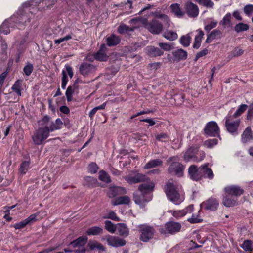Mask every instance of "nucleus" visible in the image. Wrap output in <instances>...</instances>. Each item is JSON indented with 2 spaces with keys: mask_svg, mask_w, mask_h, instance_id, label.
Returning a JSON list of instances; mask_svg holds the SVG:
<instances>
[{
  "mask_svg": "<svg viewBox=\"0 0 253 253\" xmlns=\"http://www.w3.org/2000/svg\"><path fill=\"white\" fill-rule=\"evenodd\" d=\"M165 192L168 198L176 205L179 204L183 201V197L180 195L177 187L172 183H167Z\"/></svg>",
  "mask_w": 253,
  "mask_h": 253,
  "instance_id": "nucleus-1",
  "label": "nucleus"
},
{
  "mask_svg": "<svg viewBox=\"0 0 253 253\" xmlns=\"http://www.w3.org/2000/svg\"><path fill=\"white\" fill-rule=\"evenodd\" d=\"M88 238L85 236H82L71 242L69 246L75 248V253H85L87 250L85 245L87 243Z\"/></svg>",
  "mask_w": 253,
  "mask_h": 253,
  "instance_id": "nucleus-2",
  "label": "nucleus"
},
{
  "mask_svg": "<svg viewBox=\"0 0 253 253\" xmlns=\"http://www.w3.org/2000/svg\"><path fill=\"white\" fill-rule=\"evenodd\" d=\"M49 130L47 126L40 127L32 136L34 143L36 145L42 144L43 141L49 136Z\"/></svg>",
  "mask_w": 253,
  "mask_h": 253,
  "instance_id": "nucleus-3",
  "label": "nucleus"
},
{
  "mask_svg": "<svg viewBox=\"0 0 253 253\" xmlns=\"http://www.w3.org/2000/svg\"><path fill=\"white\" fill-rule=\"evenodd\" d=\"M124 179L130 184H135L147 181L148 177L145 174L132 170L130 173L125 176Z\"/></svg>",
  "mask_w": 253,
  "mask_h": 253,
  "instance_id": "nucleus-4",
  "label": "nucleus"
},
{
  "mask_svg": "<svg viewBox=\"0 0 253 253\" xmlns=\"http://www.w3.org/2000/svg\"><path fill=\"white\" fill-rule=\"evenodd\" d=\"M206 173V164L202 165L198 169L195 165H191L188 169V174L191 179L198 181Z\"/></svg>",
  "mask_w": 253,
  "mask_h": 253,
  "instance_id": "nucleus-5",
  "label": "nucleus"
},
{
  "mask_svg": "<svg viewBox=\"0 0 253 253\" xmlns=\"http://www.w3.org/2000/svg\"><path fill=\"white\" fill-rule=\"evenodd\" d=\"M140 240L143 242H148L153 237L155 230L150 226L143 224L139 226Z\"/></svg>",
  "mask_w": 253,
  "mask_h": 253,
  "instance_id": "nucleus-6",
  "label": "nucleus"
},
{
  "mask_svg": "<svg viewBox=\"0 0 253 253\" xmlns=\"http://www.w3.org/2000/svg\"><path fill=\"white\" fill-rule=\"evenodd\" d=\"M181 225L180 223L169 221L165 224L164 228H160V232L164 234L167 233L174 234L180 231Z\"/></svg>",
  "mask_w": 253,
  "mask_h": 253,
  "instance_id": "nucleus-7",
  "label": "nucleus"
},
{
  "mask_svg": "<svg viewBox=\"0 0 253 253\" xmlns=\"http://www.w3.org/2000/svg\"><path fill=\"white\" fill-rule=\"evenodd\" d=\"M152 199V195H146L139 190L133 193V200L141 207H144L146 203L151 201Z\"/></svg>",
  "mask_w": 253,
  "mask_h": 253,
  "instance_id": "nucleus-8",
  "label": "nucleus"
},
{
  "mask_svg": "<svg viewBox=\"0 0 253 253\" xmlns=\"http://www.w3.org/2000/svg\"><path fill=\"white\" fill-rule=\"evenodd\" d=\"M145 28L153 34H159L163 30L162 23L158 20L154 19L145 25Z\"/></svg>",
  "mask_w": 253,
  "mask_h": 253,
  "instance_id": "nucleus-9",
  "label": "nucleus"
},
{
  "mask_svg": "<svg viewBox=\"0 0 253 253\" xmlns=\"http://www.w3.org/2000/svg\"><path fill=\"white\" fill-rule=\"evenodd\" d=\"M96 66L87 63H82L79 68L80 73L84 76H87L93 73L96 70Z\"/></svg>",
  "mask_w": 253,
  "mask_h": 253,
  "instance_id": "nucleus-10",
  "label": "nucleus"
},
{
  "mask_svg": "<svg viewBox=\"0 0 253 253\" xmlns=\"http://www.w3.org/2000/svg\"><path fill=\"white\" fill-rule=\"evenodd\" d=\"M207 135L219 137V128L215 122L211 121L207 124Z\"/></svg>",
  "mask_w": 253,
  "mask_h": 253,
  "instance_id": "nucleus-11",
  "label": "nucleus"
},
{
  "mask_svg": "<svg viewBox=\"0 0 253 253\" xmlns=\"http://www.w3.org/2000/svg\"><path fill=\"white\" fill-rule=\"evenodd\" d=\"M106 240L109 245L114 247L123 246L126 244L125 240L117 236L108 235L106 237Z\"/></svg>",
  "mask_w": 253,
  "mask_h": 253,
  "instance_id": "nucleus-12",
  "label": "nucleus"
},
{
  "mask_svg": "<svg viewBox=\"0 0 253 253\" xmlns=\"http://www.w3.org/2000/svg\"><path fill=\"white\" fill-rule=\"evenodd\" d=\"M146 182V183L139 185L138 190L146 195H152V192L154 190L155 184L149 178L148 181Z\"/></svg>",
  "mask_w": 253,
  "mask_h": 253,
  "instance_id": "nucleus-13",
  "label": "nucleus"
},
{
  "mask_svg": "<svg viewBox=\"0 0 253 253\" xmlns=\"http://www.w3.org/2000/svg\"><path fill=\"white\" fill-rule=\"evenodd\" d=\"M183 169V166L179 162H172L168 168V171L169 173H174L179 176H181Z\"/></svg>",
  "mask_w": 253,
  "mask_h": 253,
  "instance_id": "nucleus-14",
  "label": "nucleus"
},
{
  "mask_svg": "<svg viewBox=\"0 0 253 253\" xmlns=\"http://www.w3.org/2000/svg\"><path fill=\"white\" fill-rule=\"evenodd\" d=\"M185 8L189 17H195L198 15L199 9L197 6L191 2H187L185 4Z\"/></svg>",
  "mask_w": 253,
  "mask_h": 253,
  "instance_id": "nucleus-15",
  "label": "nucleus"
},
{
  "mask_svg": "<svg viewBox=\"0 0 253 253\" xmlns=\"http://www.w3.org/2000/svg\"><path fill=\"white\" fill-rule=\"evenodd\" d=\"M107 47L104 44L101 45L98 51L94 55V58L100 61H106L108 56L106 54Z\"/></svg>",
  "mask_w": 253,
  "mask_h": 253,
  "instance_id": "nucleus-16",
  "label": "nucleus"
},
{
  "mask_svg": "<svg viewBox=\"0 0 253 253\" xmlns=\"http://www.w3.org/2000/svg\"><path fill=\"white\" fill-rule=\"evenodd\" d=\"M240 123V121L230 122V117H227L225 121V126L227 130L230 133H234L236 131Z\"/></svg>",
  "mask_w": 253,
  "mask_h": 253,
  "instance_id": "nucleus-17",
  "label": "nucleus"
},
{
  "mask_svg": "<svg viewBox=\"0 0 253 253\" xmlns=\"http://www.w3.org/2000/svg\"><path fill=\"white\" fill-rule=\"evenodd\" d=\"M145 50L147 55L151 57L160 56L163 54V51L153 46H148Z\"/></svg>",
  "mask_w": 253,
  "mask_h": 253,
  "instance_id": "nucleus-18",
  "label": "nucleus"
},
{
  "mask_svg": "<svg viewBox=\"0 0 253 253\" xmlns=\"http://www.w3.org/2000/svg\"><path fill=\"white\" fill-rule=\"evenodd\" d=\"M224 190L229 195L236 196H240L244 192V190L236 186H228L225 188Z\"/></svg>",
  "mask_w": 253,
  "mask_h": 253,
  "instance_id": "nucleus-19",
  "label": "nucleus"
},
{
  "mask_svg": "<svg viewBox=\"0 0 253 253\" xmlns=\"http://www.w3.org/2000/svg\"><path fill=\"white\" fill-rule=\"evenodd\" d=\"M197 152V148L192 147L189 148L184 155V160L186 162L190 161L192 160L195 161H198L195 157Z\"/></svg>",
  "mask_w": 253,
  "mask_h": 253,
  "instance_id": "nucleus-20",
  "label": "nucleus"
},
{
  "mask_svg": "<svg viewBox=\"0 0 253 253\" xmlns=\"http://www.w3.org/2000/svg\"><path fill=\"white\" fill-rule=\"evenodd\" d=\"M4 24L2 25L0 28V33H3L5 35H7L8 33H9V30H3V28L4 26ZM7 49V45L5 42V41L3 40L1 36H0V54H4L6 52V50Z\"/></svg>",
  "mask_w": 253,
  "mask_h": 253,
  "instance_id": "nucleus-21",
  "label": "nucleus"
},
{
  "mask_svg": "<svg viewBox=\"0 0 253 253\" xmlns=\"http://www.w3.org/2000/svg\"><path fill=\"white\" fill-rule=\"evenodd\" d=\"M172 55L175 61H179L185 60L187 57V53L182 49H178L172 52Z\"/></svg>",
  "mask_w": 253,
  "mask_h": 253,
  "instance_id": "nucleus-22",
  "label": "nucleus"
},
{
  "mask_svg": "<svg viewBox=\"0 0 253 253\" xmlns=\"http://www.w3.org/2000/svg\"><path fill=\"white\" fill-rule=\"evenodd\" d=\"M218 206L219 202L216 198L211 197L207 200V210L215 211Z\"/></svg>",
  "mask_w": 253,
  "mask_h": 253,
  "instance_id": "nucleus-23",
  "label": "nucleus"
},
{
  "mask_svg": "<svg viewBox=\"0 0 253 253\" xmlns=\"http://www.w3.org/2000/svg\"><path fill=\"white\" fill-rule=\"evenodd\" d=\"M130 202V198L127 196L117 197L111 201L112 205L114 206L120 204H129Z\"/></svg>",
  "mask_w": 253,
  "mask_h": 253,
  "instance_id": "nucleus-24",
  "label": "nucleus"
},
{
  "mask_svg": "<svg viewBox=\"0 0 253 253\" xmlns=\"http://www.w3.org/2000/svg\"><path fill=\"white\" fill-rule=\"evenodd\" d=\"M121 39L119 36L114 34L111 35L106 39L107 44L109 46H114L120 42Z\"/></svg>",
  "mask_w": 253,
  "mask_h": 253,
  "instance_id": "nucleus-25",
  "label": "nucleus"
},
{
  "mask_svg": "<svg viewBox=\"0 0 253 253\" xmlns=\"http://www.w3.org/2000/svg\"><path fill=\"white\" fill-rule=\"evenodd\" d=\"M87 246L90 250H94L95 249L102 251L105 250V248L101 243L95 240H89Z\"/></svg>",
  "mask_w": 253,
  "mask_h": 253,
  "instance_id": "nucleus-26",
  "label": "nucleus"
},
{
  "mask_svg": "<svg viewBox=\"0 0 253 253\" xmlns=\"http://www.w3.org/2000/svg\"><path fill=\"white\" fill-rule=\"evenodd\" d=\"M117 229L121 236L126 237L129 234V230L126 224L124 223L117 224Z\"/></svg>",
  "mask_w": 253,
  "mask_h": 253,
  "instance_id": "nucleus-27",
  "label": "nucleus"
},
{
  "mask_svg": "<svg viewBox=\"0 0 253 253\" xmlns=\"http://www.w3.org/2000/svg\"><path fill=\"white\" fill-rule=\"evenodd\" d=\"M253 139L252 131L249 127H248L242 135V141L245 143Z\"/></svg>",
  "mask_w": 253,
  "mask_h": 253,
  "instance_id": "nucleus-28",
  "label": "nucleus"
},
{
  "mask_svg": "<svg viewBox=\"0 0 253 253\" xmlns=\"http://www.w3.org/2000/svg\"><path fill=\"white\" fill-rule=\"evenodd\" d=\"M163 161L159 159L151 160L147 163L144 167L145 169H149L153 168H155L157 166H162Z\"/></svg>",
  "mask_w": 253,
  "mask_h": 253,
  "instance_id": "nucleus-29",
  "label": "nucleus"
},
{
  "mask_svg": "<svg viewBox=\"0 0 253 253\" xmlns=\"http://www.w3.org/2000/svg\"><path fill=\"white\" fill-rule=\"evenodd\" d=\"M137 27V26L130 27L125 24H121L118 27V31L120 34H123L130 32H133Z\"/></svg>",
  "mask_w": 253,
  "mask_h": 253,
  "instance_id": "nucleus-30",
  "label": "nucleus"
},
{
  "mask_svg": "<svg viewBox=\"0 0 253 253\" xmlns=\"http://www.w3.org/2000/svg\"><path fill=\"white\" fill-rule=\"evenodd\" d=\"M63 125V123L60 119L58 118L55 120V122L51 121L49 124L48 127L49 132H52L54 130L59 129L61 128Z\"/></svg>",
  "mask_w": 253,
  "mask_h": 253,
  "instance_id": "nucleus-31",
  "label": "nucleus"
},
{
  "mask_svg": "<svg viewBox=\"0 0 253 253\" xmlns=\"http://www.w3.org/2000/svg\"><path fill=\"white\" fill-rule=\"evenodd\" d=\"M198 34L195 36L194 43L193 45V47L194 48L198 49L201 45V40L203 38L204 33L201 30L197 31Z\"/></svg>",
  "mask_w": 253,
  "mask_h": 253,
  "instance_id": "nucleus-32",
  "label": "nucleus"
},
{
  "mask_svg": "<svg viewBox=\"0 0 253 253\" xmlns=\"http://www.w3.org/2000/svg\"><path fill=\"white\" fill-rule=\"evenodd\" d=\"M33 217H30L29 216L28 218H26L25 220L17 223L13 225V227L16 229H20L24 228L25 226H26L27 224L33 222L32 219Z\"/></svg>",
  "mask_w": 253,
  "mask_h": 253,
  "instance_id": "nucleus-33",
  "label": "nucleus"
},
{
  "mask_svg": "<svg viewBox=\"0 0 253 253\" xmlns=\"http://www.w3.org/2000/svg\"><path fill=\"white\" fill-rule=\"evenodd\" d=\"M163 36L166 39L169 41H174L178 37L177 33L171 30L166 31L164 33Z\"/></svg>",
  "mask_w": 253,
  "mask_h": 253,
  "instance_id": "nucleus-34",
  "label": "nucleus"
},
{
  "mask_svg": "<svg viewBox=\"0 0 253 253\" xmlns=\"http://www.w3.org/2000/svg\"><path fill=\"white\" fill-rule=\"evenodd\" d=\"M103 231V229L100 227L93 226L87 230L86 234L88 235H97L102 233Z\"/></svg>",
  "mask_w": 253,
  "mask_h": 253,
  "instance_id": "nucleus-35",
  "label": "nucleus"
},
{
  "mask_svg": "<svg viewBox=\"0 0 253 253\" xmlns=\"http://www.w3.org/2000/svg\"><path fill=\"white\" fill-rule=\"evenodd\" d=\"M170 8L171 10V11L174 13L176 16L178 17H181L184 15V13L181 10L180 5L179 4H172L170 5Z\"/></svg>",
  "mask_w": 253,
  "mask_h": 253,
  "instance_id": "nucleus-36",
  "label": "nucleus"
},
{
  "mask_svg": "<svg viewBox=\"0 0 253 253\" xmlns=\"http://www.w3.org/2000/svg\"><path fill=\"white\" fill-rule=\"evenodd\" d=\"M46 215L47 214L46 211H41L31 214L30 215V217H33L32 220L33 222H34L45 217Z\"/></svg>",
  "mask_w": 253,
  "mask_h": 253,
  "instance_id": "nucleus-37",
  "label": "nucleus"
},
{
  "mask_svg": "<svg viewBox=\"0 0 253 253\" xmlns=\"http://www.w3.org/2000/svg\"><path fill=\"white\" fill-rule=\"evenodd\" d=\"M249 26L247 24L242 22L237 24L234 27V30L237 33H240L248 30Z\"/></svg>",
  "mask_w": 253,
  "mask_h": 253,
  "instance_id": "nucleus-38",
  "label": "nucleus"
},
{
  "mask_svg": "<svg viewBox=\"0 0 253 253\" xmlns=\"http://www.w3.org/2000/svg\"><path fill=\"white\" fill-rule=\"evenodd\" d=\"M192 33H189L186 35L182 36L180 39V43L184 47H188L190 43L191 38L190 36Z\"/></svg>",
  "mask_w": 253,
  "mask_h": 253,
  "instance_id": "nucleus-39",
  "label": "nucleus"
},
{
  "mask_svg": "<svg viewBox=\"0 0 253 253\" xmlns=\"http://www.w3.org/2000/svg\"><path fill=\"white\" fill-rule=\"evenodd\" d=\"M222 204L226 207H233L236 205V201L234 199L228 197H224L222 200Z\"/></svg>",
  "mask_w": 253,
  "mask_h": 253,
  "instance_id": "nucleus-40",
  "label": "nucleus"
},
{
  "mask_svg": "<svg viewBox=\"0 0 253 253\" xmlns=\"http://www.w3.org/2000/svg\"><path fill=\"white\" fill-rule=\"evenodd\" d=\"M105 228L108 232L114 233L117 230V224L116 225L113 224L110 221L106 220L105 221Z\"/></svg>",
  "mask_w": 253,
  "mask_h": 253,
  "instance_id": "nucleus-41",
  "label": "nucleus"
},
{
  "mask_svg": "<svg viewBox=\"0 0 253 253\" xmlns=\"http://www.w3.org/2000/svg\"><path fill=\"white\" fill-rule=\"evenodd\" d=\"M221 34V32L219 30H214L207 37V43L211 42L213 39H215L218 36H219Z\"/></svg>",
  "mask_w": 253,
  "mask_h": 253,
  "instance_id": "nucleus-42",
  "label": "nucleus"
},
{
  "mask_svg": "<svg viewBox=\"0 0 253 253\" xmlns=\"http://www.w3.org/2000/svg\"><path fill=\"white\" fill-rule=\"evenodd\" d=\"M157 18H159L162 20L164 24L166 27L169 28L170 26V21L167 15L161 14L159 12L158 15L157 16Z\"/></svg>",
  "mask_w": 253,
  "mask_h": 253,
  "instance_id": "nucleus-43",
  "label": "nucleus"
},
{
  "mask_svg": "<svg viewBox=\"0 0 253 253\" xmlns=\"http://www.w3.org/2000/svg\"><path fill=\"white\" fill-rule=\"evenodd\" d=\"M241 246L246 251H251L253 250V242L251 240L245 241Z\"/></svg>",
  "mask_w": 253,
  "mask_h": 253,
  "instance_id": "nucleus-44",
  "label": "nucleus"
},
{
  "mask_svg": "<svg viewBox=\"0 0 253 253\" xmlns=\"http://www.w3.org/2000/svg\"><path fill=\"white\" fill-rule=\"evenodd\" d=\"M12 89L15 92L18 96H21V81L19 80L16 81L12 87Z\"/></svg>",
  "mask_w": 253,
  "mask_h": 253,
  "instance_id": "nucleus-45",
  "label": "nucleus"
},
{
  "mask_svg": "<svg viewBox=\"0 0 253 253\" xmlns=\"http://www.w3.org/2000/svg\"><path fill=\"white\" fill-rule=\"evenodd\" d=\"M99 179L101 181L108 183L111 182L110 177L109 175L104 171L102 170L99 172Z\"/></svg>",
  "mask_w": 253,
  "mask_h": 253,
  "instance_id": "nucleus-46",
  "label": "nucleus"
},
{
  "mask_svg": "<svg viewBox=\"0 0 253 253\" xmlns=\"http://www.w3.org/2000/svg\"><path fill=\"white\" fill-rule=\"evenodd\" d=\"M110 190L111 193L109 194L110 197L116 196L119 192L121 193H124L125 192V190L124 188L120 187H115L112 188Z\"/></svg>",
  "mask_w": 253,
  "mask_h": 253,
  "instance_id": "nucleus-47",
  "label": "nucleus"
},
{
  "mask_svg": "<svg viewBox=\"0 0 253 253\" xmlns=\"http://www.w3.org/2000/svg\"><path fill=\"white\" fill-rule=\"evenodd\" d=\"M84 184L88 187L93 186L97 183V180L93 177L87 176L84 178Z\"/></svg>",
  "mask_w": 253,
  "mask_h": 253,
  "instance_id": "nucleus-48",
  "label": "nucleus"
},
{
  "mask_svg": "<svg viewBox=\"0 0 253 253\" xmlns=\"http://www.w3.org/2000/svg\"><path fill=\"white\" fill-rule=\"evenodd\" d=\"M248 108V106L246 104L241 105L237 111L235 112L233 116L236 118L241 115L243 112H244Z\"/></svg>",
  "mask_w": 253,
  "mask_h": 253,
  "instance_id": "nucleus-49",
  "label": "nucleus"
},
{
  "mask_svg": "<svg viewBox=\"0 0 253 253\" xmlns=\"http://www.w3.org/2000/svg\"><path fill=\"white\" fill-rule=\"evenodd\" d=\"M231 17V15L230 13L226 14L222 20L220 22V24L223 26L224 27H225L227 25V24H230Z\"/></svg>",
  "mask_w": 253,
  "mask_h": 253,
  "instance_id": "nucleus-50",
  "label": "nucleus"
},
{
  "mask_svg": "<svg viewBox=\"0 0 253 253\" xmlns=\"http://www.w3.org/2000/svg\"><path fill=\"white\" fill-rule=\"evenodd\" d=\"M29 168V162L25 161L22 163L20 165L19 171L21 173L25 174Z\"/></svg>",
  "mask_w": 253,
  "mask_h": 253,
  "instance_id": "nucleus-51",
  "label": "nucleus"
},
{
  "mask_svg": "<svg viewBox=\"0 0 253 253\" xmlns=\"http://www.w3.org/2000/svg\"><path fill=\"white\" fill-rule=\"evenodd\" d=\"M30 22V19L27 14H22L18 17L17 24H25L27 22Z\"/></svg>",
  "mask_w": 253,
  "mask_h": 253,
  "instance_id": "nucleus-52",
  "label": "nucleus"
},
{
  "mask_svg": "<svg viewBox=\"0 0 253 253\" xmlns=\"http://www.w3.org/2000/svg\"><path fill=\"white\" fill-rule=\"evenodd\" d=\"M244 51L239 47H236L231 51V55L233 57H239L244 53Z\"/></svg>",
  "mask_w": 253,
  "mask_h": 253,
  "instance_id": "nucleus-53",
  "label": "nucleus"
},
{
  "mask_svg": "<svg viewBox=\"0 0 253 253\" xmlns=\"http://www.w3.org/2000/svg\"><path fill=\"white\" fill-rule=\"evenodd\" d=\"M74 93L76 92L74 91H73V90L72 89V87L69 86L65 93L67 101L70 102L72 100V95Z\"/></svg>",
  "mask_w": 253,
  "mask_h": 253,
  "instance_id": "nucleus-54",
  "label": "nucleus"
},
{
  "mask_svg": "<svg viewBox=\"0 0 253 253\" xmlns=\"http://www.w3.org/2000/svg\"><path fill=\"white\" fill-rule=\"evenodd\" d=\"M169 212H171L173 216L178 218L179 217L183 216L185 214H187L188 211H169Z\"/></svg>",
  "mask_w": 253,
  "mask_h": 253,
  "instance_id": "nucleus-55",
  "label": "nucleus"
},
{
  "mask_svg": "<svg viewBox=\"0 0 253 253\" xmlns=\"http://www.w3.org/2000/svg\"><path fill=\"white\" fill-rule=\"evenodd\" d=\"M62 84H61V87L63 89H65L68 81V77L66 72L64 70H63L62 72Z\"/></svg>",
  "mask_w": 253,
  "mask_h": 253,
  "instance_id": "nucleus-56",
  "label": "nucleus"
},
{
  "mask_svg": "<svg viewBox=\"0 0 253 253\" xmlns=\"http://www.w3.org/2000/svg\"><path fill=\"white\" fill-rule=\"evenodd\" d=\"M243 11L247 15H250L253 12V5L248 4L245 5L243 8Z\"/></svg>",
  "mask_w": 253,
  "mask_h": 253,
  "instance_id": "nucleus-57",
  "label": "nucleus"
},
{
  "mask_svg": "<svg viewBox=\"0 0 253 253\" xmlns=\"http://www.w3.org/2000/svg\"><path fill=\"white\" fill-rule=\"evenodd\" d=\"M33 70V65L30 63H28L23 69L24 72L27 76H30L32 73Z\"/></svg>",
  "mask_w": 253,
  "mask_h": 253,
  "instance_id": "nucleus-58",
  "label": "nucleus"
},
{
  "mask_svg": "<svg viewBox=\"0 0 253 253\" xmlns=\"http://www.w3.org/2000/svg\"><path fill=\"white\" fill-rule=\"evenodd\" d=\"M98 169V167L96 163H91L88 166V170L91 173H95Z\"/></svg>",
  "mask_w": 253,
  "mask_h": 253,
  "instance_id": "nucleus-59",
  "label": "nucleus"
},
{
  "mask_svg": "<svg viewBox=\"0 0 253 253\" xmlns=\"http://www.w3.org/2000/svg\"><path fill=\"white\" fill-rule=\"evenodd\" d=\"M218 143V140L216 138L209 139L207 140V146L208 148H212L216 145Z\"/></svg>",
  "mask_w": 253,
  "mask_h": 253,
  "instance_id": "nucleus-60",
  "label": "nucleus"
},
{
  "mask_svg": "<svg viewBox=\"0 0 253 253\" xmlns=\"http://www.w3.org/2000/svg\"><path fill=\"white\" fill-rule=\"evenodd\" d=\"M81 82L82 81L78 78L74 82L73 84L70 86L71 87H72V89L76 92V93H78L79 87L78 84Z\"/></svg>",
  "mask_w": 253,
  "mask_h": 253,
  "instance_id": "nucleus-61",
  "label": "nucleus"
},
{
  "mask_svg": "<svg viewBox=\"0 0 253 253\" xmlns=\"http://www.w3.org/2000/svg\"><path fill=\"white\" fill-rule=\"evenodd\" d=\"M158 45L165 51H169L172 49L171 45L169 43L159 42Z\"/></svg>",
  "mask_w": 253,
  "mask_h": 253,
  "instance_id": "nucleus-62",
  "label": "nucleus"
},
{
  "mask_svg": "<svg viewBox=\"0 0 253 253\" xmlns=\"http://www.w3.org/2000/svg\"><path fill=\"white\" fill-rule=\"evenodd\" d=\"M253 119V104L249 106V110H248L247 114V119L248 120H251Z\"/></svg>",
  "mask_w": 253,
  "mask_h": 253,
  "instance_id": "nucleus-63",
  "label": "nucleus"
},
{
  "mask_svg": "<svg viewBox=\"0 0 253 253\" xmlns=\"http://www.w3.org/2000/svg\"><path fill=\"white\" fill-rule=\"evenodd\" d=\"M155 137L157 140L163 141L168 139L169 138V136L167 133H162L156 135Z\"/></svg>",
  "mask_w": 253,
  "mask_h": 253,
  "instance_id": "nucleus-64",
  "label": "nucleus"
}]
</instances>
